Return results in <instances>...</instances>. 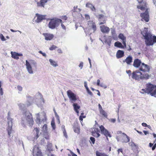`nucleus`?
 <instances>
[{
	"label": "nucleus",
	"mask_w": 156,
	"mask_h": 156,
	"mask_svg": "<svg viewBox=\"0 0 156 156\" xmlns=\"http://www.w3.org/2000/svg\"><path fill=\"white\" fill-rule=\"evenodd\" d=\"M146 87L147 94H150L151 96L155 97L156 95V85L148 83L146 84Z\"/></svg>",
	"instance_id": "obj_4"
},
{
	"label": "nucleus",
	"mask_w": 156,
	"mask_h": 156,
	"mask_svg": "<svg viewBox=\"0 0 156 156\" xmlns=\"http://www.w3.org/2000/svg\"><path fill=\"white\" fill-rule=\"evenodd\" d=\"M141 34L146 40L145 43L147 46L152 45L156 42V36H153L152 39V35L150 31H148L147 28H144V30L141 31Z\"/></svg>",
	"instance_id": "obj_2"
},
{
	"label": "nucleus",
	"mask_w": 156,
	"mask_h": 156,
	"mask_svg": "<svg viewBox=\"0 0 156 156\" xmlns=\"http://www.w3.org/2000/svg\"><path fill=\"white\" fill-rule=\"evenodd\" d=\"M7 119L8 126L7 128V130L8 133L9 137H10V134L11 133L12 131V127L13 119L9 116L8 117Z\"/></svg>",
	"instance_id": "obj_8"
},
{
	"label": "nucleus",
	"mask_w": 156,
	"mask_h": 156,
	"mask_svg": "<svg viewBox=\"0 0 156 156\" xmlns=\"http://www.w3.org/2000/svg\"><path fill=\"white\" fill-rule=\"evenodd\" d=\"M44 35L45 37V39L46 40H51L54 37V35L52 34H44Z\"/></svg>",
	"instance_id": "obj_20"
},
{
	"label": "nucleus",
	"mask_w": 156,
	"mask_h": 156,
	"mask_svg": "<svg viewBox=\"0 0 156 156\" xmlns=\"http://www.w3.org/2000/svg\"><path fill=\"white\" fill-rule=\"evenodd\" d=\"M43 114L44 115V118L43 119L42 121H43V122H45L46 120V114L44 113H43Z\"/></svg>",
	"instance_id": "obj_43"
},
{
	"label": "nucleus",
	"mask_w": 156,
	"mask_h": 156,
	"mask_svg": "<svg viewBox=\"0 0 156 156\" xmlns=\"http://www.w3.org/2000/svg\"><path fill=\"white\" fill-rule=\"evenodd\" d=\"M84 30L85 32V33L87 36L88 35H90L92 33L91 32L89 33V32L87 31V28L85 29H84Z\"/></svg>",
	"instance_id": "obj_47"
},
{
	"label": "nucleus",
	"mask_w": 156,
	"mask_h": 156,
	"mask_svg": "<svg viewBox=\"0 0 156 156\" xmlns=\"http://www.w3.org/2000/svg\"><path fill=\"white\" fill-rule=\"evenodd\" d=\"M39 146L38 144L34 146L33 154V156H39Z\"/></svg>",
	"instance_id": "obj_13"
},
{
	"label": "nucleus",
	"mask_w": 156,
	"mask_h": 156,
	"mask_svg": "<svg viewBox=\"0 0 156 156\" xmlns=\"http://www.w3.org/2000/svg\"><path fill=\"white\" fill-rule=\"evenodd\" d=\"M83 62H81L79 65V67L80 68V69H82L83 66Z\"/></svg>",
	"instance_id": "obj_51"
},
{
	"label": "nucleus",
	"mask_w": 156,
	"mask_h": 156,
	"mask_svg": "<svg viewBox=\"0 0 156 156\" xmlns=\"http://www.w3.org/2000/svg\"><path fill=\"white\" fill-rule=\"evenodd\" d=\"M73 130L74 132L78 133H79L80 129L78 127L76 126H74L73 127Z\"/></svg>",
	"instance_id": "obj_35"
},
{
	"label": "nucleus",
	"mask_w": 156,
	"mask_h": 156,
	"mask_svg": "<svg viewBox=\"0 0 156 156\" xmlns=\"http://www.w3.org/2000/svg\"><path fill=\"white\" fill-rule=\"evenodd\" d=\"M57 48V47L54 45H52L51 47L49 48V49L50 50H53Z\"/></svg>",
	"instance_id": "obj_48"
},
{
	"label": "nucleus",
	"mask_w": 156,
	"mask_h": 156,
	"mask_svg": "<svg viewBox=\"0 0 156 156\" xmlns=\"http://www.w3.org/2000/svg\"><path fill=\"white\" fill-rule=\"evenodd\" d=\"M46 15H42L40 14V22L43 20L45 19Z\"/></svg>",
	"instance_id": "obj_39"
},
{
	"label": "nucleus",
	"mask_w": 156,
	"mask_h": 156,
	"mask_svg": "<svg viewBox=\"0 0 156 156\" xmlns=\"http://www.w3.org/2000/svg\"><path fill=\"white\" fill-rule=\"evenodd\" d=\"M33 101V99L32 97L27 96L26 105H25L22 103H19L18 104V105L20 110H24L27 107L29 106L32 104Z\"/></svg>",
	"instance_id": "obj_6"
},
{
	"label": "nucleus",
	"mask_w": 156,
	"mask_h": 156,
	"mask_svg": "<svg viewBox=\"0 0 156 156\" xmlns=\"http://www.w3.org/2000/svg\"><path fill=\"white\" fill-rule=\"evenodd\" d=\"M51 126L53 129H55V124L54 120H52L51 121Z\"/></svg>",
	"instance_id": "obj_40"
},
{
	"label": "nucleus",
	"mask_w": 156,
	"mask_h": 156,
	"mask_svg": "<svg viewBox=\"0 0 156 156\" xmlns=\"http://www.w3.org/2000/svg\"><path fill=\"white\" fill-rule=\"evenodd\" d=\"M85 17L87 20H89L90 19L89 16L87 14H85Z\"/></svg>",
	"instance_id": "obj_62"
},
{
	"label": "nucleus",
	"mask_w": 156,
	"mask_h": 156,
	"mask_svg": "<svg viewBox=\"0 0 156 156\" xmlns=\"http://www.w3.org/2000/svg\"><path fill=\"white\" fill-rule=\"evenodd\" d=\"M93 5L92 4L89 2L87 3L86 4V7L89 8H90V7H91V6H92Z\"/></svg>",
	"instance_id": "obj_45"
},
{
	"label": "nucleus",
	"mask_w": 156,
	"mask_h": 156,
	"mask_svg": "<svg viewBox=\"0 0 156 156\" xmlns=\"http://www.w3.org/2000/svg\"><path fill=\"white\" fill-rule=\"evenodd\" d=\"M21 123L23 127L26 126L27 123L30 126H32L34 124V121L32 114L28 111H24L22 113Z\"/></svg>",
	"instance_id": "obj_1"
},
{
	"label": "nucleus",
	"mask_w": 156,
	"mask_h": 156,
	"mask_svg": "<svg viewBox=\"0 0 156 156\" xmlns=\"http://www.w3.org/2000/svg\"><path fill=\"white\" fill-rule=\"evenodd\" d=\"M67 93L71 103H73L76 100V95L70 90H68Z\"/></svg>",
	"instance_id": "obj_10"
},
{
	"label": "nucleus",
	"mask_w": 156,
	"mask_h": 156,
	"mask_svg": "<svg viewBox=\"0 0 156 156\" xmlns=\"http://www.w3.org/2000/svg\"><path fill=\"white\" fill-rule=\"evenodd\" d=\"M88 24H90V26H91V28L93 30V32H94L96 31L97 29L95 23L93 22L92 21H88Z\"/></svg>",
	"instance_id": "obj_21"
},
{
	"label": "nucleus",
	"mask_w": 156,
	"mask_h": 156,
	"mask_svg": "<svg viewBox=\"0 0 156 156\" xmlns=\"http://www.w3.org/2000/svg\"><path fill=\"white\" fill-rule=\"evenodd\" d=\"M100 129L101 133L104 135L107 138V140H108V136L109 137H112V135L110 134L108 131L102 125H101L99 127Z\"/></svg>",
	"instance_id": "obj_9"
},
{
	"label": "nucleus",
	"mask_w": 156,
	"mask_h": 156,
	"mask_svg": "<svg viewBox=\"0 0 156 156\" xmlns=\"http://www.w3.org/2000/svg\"><path fill=\"white\" fill-rule=\"evenodd\" d=\"M39 22V14L38 13L36 14V16L33 20V24L38 23Z\"/></svg>",
	"instance_id": "obj_23"
},
{
	"label": "nucleus",
	"mask_w": 156,
	"mask_h": 156,
	"mask_svg": "<svg viewBox=\"0 0 156 156\" xmlns=\"http://www.w3.org/2000/svg\"><path fill=\"white\" fill-rule=\"evenodd\" d=\"M26 68L28 73L30 74H33V72L32 70V67L33 66H36V63L33 60H26Z\"/></svg>",
	"instance_id": "obj_5"
},
{
	"label": "nucleus",
	"mask_w": 156,
	"mask_h": 156,
	"mask_svg": "<svg viewBox=\"0 0 156 156\" xmlns=\"http://www.w3.org/2000/svg\"><path fill=\"white\" fill-rule=\"evenodd\" d=\"M132 78L136 80H139L140 79H142V76L136 73H132Z\"/></svg>",
	"instance_id": "obj_18"
},
{
	"label": "nucleus",
	"mask_w": 156,
	"mask_h": 156,
	"mask_svg": "<svg viewBox=\"0 0 156 156\" xmlns=\"http://www.w3.org/2000/svg\"><path fill=\"white\" fill-rule=\"evenodd\" d=\"M54 113H55V116L56 117V118L58 120H59V116L57 112H56L55 110V109H54Z\"/></svg>",
	"instance_id": "obj_46"
},
{
	"label": "nucleus",
	"mask_w": 156,
	"mask_h": 156,
	"mask_svg": "<svg viewBox=\"0 0 156 156\" xmlns=\"http://www.w3.org/2000/svg\"><path fill=\"white\" fill-rule=\"evenodd\" d=\"M111 33L112 34V36H115V30L114 29L112 30Z\"/></svg>",
	"instance_id": "obj_57"
},
{
	"label": "nucleus",
	"mask_w": 156,
	"mask_h": 156,
	"mask_svg": "<svg viewBox=\"0 0 156 156\" xmlns=\"http://www.w3.org/2000/svg\"><path fill=\"white\" fill-rule=\"evenodd\" d=\"M41 102V105H43L44 103V99L43 98L42 95L40 93V102Z\"/></svg>",
	"instance_id": "obj_32"
},
{
	"label": "nucleus",
	"mask_w": 156,
	"mask_h": 156,
	"mask_svg": "<svg viewBox=\"0 0 156 156\" xmlns=\"http://www.w3.org/2000/svg\"><path fill=\"white\" fill-rule=\"evenodd\" d=\"M141 60L138 58L135 59L133 62V66L135 68H138L141 64Z\"/></svg>",
	"instance_id": "obj_17"
},
{
	"label": "nucleus",
	"mask_w": 156,
	"mask_h": 156,
	"mask_svg": "<svg viewBox=\"0 0 156 156\" xmlns=\"http://www.w3.org/2000/svg\"><path fill=\"white\" fill-rule=\"evenodd\" d=\"M52 144L50 143H48L47 145V148L49 151L52 150Z\"/></svg>",
	"instance_id": "obj_38"
},
{
	"label": "nucleus",
	"mask_w": 156,
	"mask_h": 156,
	"mask_svg": "<svg viewBox=\"0 0 156 156\" xmlns=\"http://www.w3.org/2000/svg\"><path fill=\"white\" fill-rule=\"evenodd\" d=\"M132 57L131 55H129L125 60H123V62H126L128 65H130L132 62Z\"/></svg>",
	"instance_id": "obj_19"
},
{
	"label": "nucleus",
	"mask_w": 156,
	"mask_h": 156,
	"mask_svg": "<svg viewBox=\"0 0 156 156\" xmlns=\"http://www.w3.org/2000/svg\"><path fill=\"white\" fill-rule=\"evenodd\" d=\"M101 31L103 33H108L110 31L109 28L105 25L100 26Z\"/></svg>",
	"instance_id": "obj_15"
},
{
	"label": "nucleus",
	"mask_w": 156,
	"mask_h": 156,
	"mask_svg": "<svg viewBox=\"0 0 156 156\" xmlns=\"http://www.w3.org/2000/svg\"><path fill=\"white\" fill-rule=\"evenodd\" d=\"M147 89L146 88H145V89H143L141 90V91H140V92L142 94H144L145 93L147 94Z\"/></svg>",
	"instance_id": "obj_41"
},
{
	"label": "nucleus",
	"mask_w": 156,
	"mask_h": 156,
	"mask_svg": "<svg viewBox=\"0 0 156 156\" xmlns=\"http://www.w3.org/2000/svg\"><path fill=\"white\" fill-rule=\"evenodd\" d=\"M3 94L2 88L1 87L0 88V95H2Z\"/></svg>",
	"instance_id": "obj_61"
},
{
	"label": "nucleus",
	"mask_w": 156,
	"mask_h": 156,
	"mask_svg": "<svg viewBox=\"0 0 156 156\" xmlns=\"http://www.w3.org/2000/svg\"><path fill=\"white\" fill-rule=\"evenodd\" d=\"M0 38H1L2 41H5L6 39L3 35L2 34L0 33Z\"/></svg>",
	"instance_id": "obj_42"
},
{
	"label": "nucleus",
	"mask_w": 156,
	"mask_h": 156,
	"mask_svg": "<svg viewBox=\"0 0 156 156\" xmlns=\"http://www.w3.org/2000/svg\"><path fill=\"white\" fill-rule=\"evenodd\" d=\"M124 55V52L123 51L119 50L117 51L116 54V57L117 58H120Z\"/></svg>",
	"instance_id": "obj_22"
},
{
	"label": "nucleus",
	"mask_w": 156,
	"mask_h": 156,
	"mask_svg": "<svg viewBox=\"0 0 156 156\" xmlns=\"http://www.w3.org/2000/svg\"><path fill=\"white\" fill-rule=\"evenodd\" d=\"M99 86L101 87H104V88H106L107 87L106 85H105L102 83Z\"/></svg>",
	"instance_id": "obj_58"
},
{
	"label": "nucleus",
	"mask_w": 156,
	"mask_h": 156,
	"mask_svg": "<svg viewBox=\"0 0 156 156\" xmlns=\"http://www.w3.org/2000/svg\"><path fill=\"white\" fill-rule=\"evenodd\" d=\"M96 153V156H108L105 154L101 153L98 151H97Z\"/></svg>",
	"instance_id": "obj_36"
},
{
	"label": "nucleus",
	"mask_w": 156,
	"mask_h": 156,
	"mask_svg": "<svg viewBox=\"0 0 156 156\" xmlns=\"http://www.w3.org/2000/svg\"><path fill=\"white\" fill-rule=\"evenodd\" d=\"M17 88L19 91H22L23 89L22 87L20 85H18L17 86Z\"/></svg>",
	"instance_id": "obj_53"
},
{
	"label": "nucleus",
	"mask_w": 156,
	"mask_h": 156,
	"mask_svg": "<svg viewBox=\"0 0 156 156\" xmlns=\"http://www.w3.org/2000/svg\"><path fill=\"white\" fill-rule=\"evenodd\" d=\"M99 111L101 114L104 117L106 118H107V113L103 109Z\"/></svg>",
	"instance_id": "obj_31"
},
{
	"label": "nucleus",
	"mask_w": 156,
	"mask_h": 156,
	"mask_svg": "<svg viewBox=\"0 0 156 156\" xmlns=\"http://www.w3.org/2000/svg\"><path fill=\"white\" fill-rule=\"evenodd\" d=\"M114 46L115 47H116L118 48H123L124 47L122 45V43L119 42L117 41L114 44Z\"/></svg>",
	"instance_id": "obj_28"
},
{
	"label": "nucleus",
	"mask_w": 156,
	"mask_h": 156,
	"mask_svg": "<svg viewBox=\"0 0 156 156\" xmlns=\"http://www.w3.org/2000/svg\"><path fill=\"white\" fill-rule=\"evenodd\" d=\"M90 8L91 9V10L92 11H96V9L94 5H93L92 6H91V7H90Z\"/></svg>",
	"instance_id": "obj_56"
},
{
	"label": "nucleus",
	"mask_w": 156,
	"mask_h": 156,
	"mask_svg": "<svg viewBox=\"0 0 156 156\" xmlns=\"http://www.w3.org/2000/svg\"><path fill=\"white\" fill-rule=\"evenodd\" d=\"M130 144V146L132 147H135L136 146V145L135 143L133 142H132L129 143Z\"/></svg>",
	"instance_id": "obj_54"
},
{
	"label": "nucleus",
	"mask_w": 156,
	"mask_h": 156,
	"mask_svg": "<svg viewBox=\"0 0 156 156\" xmlns=\"http://www.w3.org/2000/svg\"><path fill=\"white\" fill-rule=\"evenodd\" d=\"M12 57L15 59H19V56H22L23 54L22 53H18L12 51L11 52Z\"/></svg>",
	"instance_id": "obj_16"
},
{
	"label": "nucleus",
	"mask_w": 156,
	"mask_h": 156,
	"mask_svg": "<svg viewBox=\"0 0 156 156\" xmlns=\"http://www.w3.org/2000/svg\"><path fill=\"white\" fill-rule=\"evenodd\" d=\"M150 67L149 66L144 63H142L139 70L144 72H149L150 70Z\"/></svg>",
	"instance_id": "obj_11"
},
{
	"label": "nucleus",
	"mask_w": 156,
	"mask_h": 156,
	"mask_svg": "<svg viewBox=\"0 0 156 156\" xmlns=\"http://www.w3.org/2000/svg\"><path fill=\"white\" fill-rule=\"evenodd\" d=\"M117 141H121L122 143H127L129 141V138L124 133H123L120 136L116 137Z\"/></svg>",
	"instance_id": "obj_7"
},
{
	"label": "nucleus",
	"mask_w": 156,
	"mask_h": 156,
	"mask_svg": "<svg viewBox=\"0 0 156 156\" xmlns=\"http://www.w3.org/2000/svg\"><path fill=\"white\" fill-rule=\"evenodd\" d=\"M96 17L98 19V21L100 22L99 25L103 24L105 23V20L104 18V16L102 14H99Z\"/></svg>",
	"instance_id": "obj_14"
},
{
	"label": "nucleus",
	"mask_w": 156,
	"mask_h": 156,
	"mask_svg": "<svg viewBox=\"0 0 156 156\" xmlns=\"http://www.w3.org/2000/svg\"><path fill=\"white\" fill-rule=\"evenodd\" d=\"M140 16L142 18V20H144L146 22H147L149 20V15L147 9L145 12L141 13Z\"/></svg>",
	"instance_id": "obj_12"
},
{
	"label": "nucleus",
	"mask_w": 156,
	"mask_h": 156,
	"mask_svg": "<svg viewBox=\"0 0 156 156\" xmlns=\"http://www.w3.org/2000/svg\"><path fill=\"white\" fill-rule=\"evenodd\" d=\"M150 77L148 74L146 73L145 74H144L143 76H142V79L144 78H145L146 79H148Z\"/></svg>",
	"instance_id": "obj_37"
},
{
	"label": "nucleus",
	"mask_w": 156,
	"mask_h": 156,
	"mask_svg": "<svg viewBox=\"0 0 156 156\" xmlns=\"http://www.w3.org/2000/svg\"><path fill=\"white\" fill-rule=\"evenodd\" d=\"M118 37L122 41L126 40V38L122 34H120L118 36Z\"/></svg>",
	"instance_id": "obj_30"
},
{
	"label": "nucleus",
	"mask_w": 156,
	"mask_h": 156,
	"mask_svg": "<svg viewBox=\"0 0 156 156\" xmlns=\"http://www.w3.org/2000/svg\"><path fill=\"white\" fill-rule=\"evenodd\" d=\"M74 110H78L80 108V106L78 105L77 103H73V104Z\"/></svg>",
	"instance_id": "obj_33"
},
{
	"label": "nucleus",
	"mask_w": 156,
	"mask_h": 156,
	"mask_svg": "<svg viewBox=\"0 0 156 156\" xmlns=\"http://www.w3.org/2000/svg\"><path fill=\"white\" fill-rule=\"evenodd\" d=\"M140 70H136L135 71H134L133 73H136V74H140L139 75H142V73H141V72H140Z\"/></svg>",
	"instance_id": "obj_52"
},
{
	"label": "nucleus",
	"mask_w": 156,
	"mask_h": 156,
	"mask_svg": "<svg viewBox=\"0 0 156 156\" xmlns=\"http://www.w3.org/2000/svg\"><path fill=\"white\" fill-rule=\"evenodd\" d=\"M41 131L44 135L46 134L47 133V124H44L43 126L41 128Z\"/></svg>",
	"instance_id": "obj_24"
},
{
	"label": "nucleus",
	"mask_w": 156,
	"mask_h": 156,
	"mask_svg": "<svg viewBox=\"0 0 156 156\" xmlns=\"http://www.w3.org/2000/svg\"><path fill=\"white\" fill-rule=\"evenodd\" d=\"M87 92L91 96H92L93 95V93L88 88L86 90Z\"/></svg>",
	"instance_id": "obj_50"
},
{
	"label": "nucleus",
	"mask_w": 156,
	"mask_h": 156,
	"mask_svg": "<svg viewBox=\"0 0 156 156\" xmlns=\"http://www.w3.org/2000/svg\"><path fill=\"white\" fill-rule=\"evenodd\" d=\"M63 133L64 135V136L66 137V138H67V135L66 132V131L65 129H64V130L63 131Z\"/></svg>",
	"instance_id": "obj_55"
},
{
	"label": "nucleus",
	"mask_w": 156,
	"mask_h": 156,
	"mask_svg": "<svg viewBox=\"0 0 156 156\" xmlns=\"http://www.w3.org/2000/svg\"><path fill=\"white\" fill-rule=\"evenodd\" d=\"M36 115V121L37 123L38 124L39 123V115L38 113Z\"/></svg>",
	"instance_id": "obj_44"
},
{
	"label": "nucleus",
	"mask_w": 156,
	"mask_h": 156,
	"mask_svg": "<svg viewBox=\"0 0 156 156\" xmlns=\"http://www.w3.org/2000/svg\"><path fill=\"white\" fill-rule=\"evenodd\" d=\"M156 143L154 144V146H153L152 148V150L153 151H154L156 148Z\"/></svg>",
	"instance_id": "obj_64"
},
{
	"label": "nucleus",
	"mask_w": 156,
	"mask_h": 156,
	"mask_svg": "<svg viewBox=\"0 0 156 156\" xmlns=\"http://www.w3.org/2000/svg\"><path fill=\"white\" fill-rule=\"evenodd\" d=\"M40 53L43 56L46 57V55L45 53H43L42 51H40Z\"/></svg>",
	"instance_id": "obj_60"
},
{
	"label": "nucleus",
	"mask_w": 156,
	"mask_h": 156,
	"mask_svg": "<svg viewBox=\"0 0 156 156\" xmlns=\"http://www.w3.org/2000/svg\"><path fill=\"white\" fill-rule=\"evenodd\" d=\"M143 4H144V5H142V6H137V8L141 10H145V7H146V2H143Z\"/></svg>",
	"instance_id": "obj_29"
},
{
	"label": "nucleus",
	"mask_w": 156,
	"mask_h": 156,
	"mask_svg": "<svg viewBox=\"0 0 156 156\" xmlns=\"http://www.w3.org/2000/svg\"><path fill=\"white\" fill-rule=\"evenodd\" d=\"M49 20L50 21L48 24V26L49 28L51 29L57 28L60 23H62L61 20L57 18L50 19Z\"/></svg>",
	"instance_id": "obj_3"
},
{
	"label": "nucleus",
	"mask_w": 156,
	"mask_h": 156,
	"mask_svg": "<svg viewBox=\"0 0 156 156\" xmlns=\"http://www.w3.org/2000/svg\"><path fill=\"white\" fill-rule=\"evenodd\" d=\"M92 135L94 137H98L100 136V135L98 133H96V132H94V131H92Z\"/></svg>",
	"instance_id": "obj_34"
},
{
	"label": "nucleus",
	"mask_w": 156,
	"mask_h": 156,
	"mask_svg": "<svg viewBox=\"0 0 156 156\" xmlns=\"http://www.w3.org/2000/svg\"><path fill=\"white\" fill-rule=\"evenodd\" d=\"M84 86L86 88V90L89 88L87 87V82L86 81L84 82Z\"/></svg>",
	"instance_id": "obj_59"
},
{
	"label": "nucleus",
	"mask_w": 156,
	"mask_h": 156,
	"mask_svg": "<svg viewBox=\"0 0 156 156\" xmlns=\"http://www.w3.org/2000/svg\"><path fill=\"white\" fill-rule=\"evenodd\" d=\"M90 140L91 142H92L93 144H94L95 141V138L92 137H91L90 138Z\"/></svg>",
	"instance_id": "obj_49"
},
{
	"label": "nucleus",
	"mask_w": 156,
	"mask_h": 156,
	"mask_svg": "<svg viewBox=\"0 0 156 156\" xmlns=\"http://www.w3.org/2000/svg\"><path fill=\"white\" fill-rule=\"evenodd\" d=\"M33 132L34 133H36V136L34 137V139L33 140L35 141L37 139V138L38 137V128L37 127L35 128Z\"/></svg>",
	"instance_id": "obj_26"
},
{
	"label": "nucleus",
	"mask_w": 156,
	"mask_h": 156,
	"mask_svg": "<svg viewBox=\"0 0 156 156\" xmlns=\"http://www.w3.org/2000/svg\"><path fill=\"white\" fill-rule=\"evenodd\" d=\"M112 40V39L111 37L109 36L106 38L104 42L106 44H107L109 46H110L111 45Z\"/></svg>",
	"instance_id": "obj_25"
},
{
	"label": "nucleus",
	"mask_w": 156,
	"mask_h": 156,
	"mask_svg": "<svg viewBox=\"0 0 156 156\" xmlns=\"http://www.w3.org/2000/svg\"><path fill=\"white\" fill-rule=\"evenodd\" d=\"M49 61L50 64L54 67H56L58 66L57 62L52 59H49Z\"/></svg>",
	"instance_id": "obj_27"
},
{
	"label": "nucleus",
	"mask_w": 156,
	"mask_h": 156,
	"mask_svg": "<svg viewBox=\"0 0 156 156\" xmlns=\"http://www.w3.org/2000/svg\"><path fill=\"white\" fill-rule=\"evenodd\" d=\"M116 119H111V121L112 123H115V122Z\"/></svg>",
	"instance_id": "obj_63"
}]
</instances>
